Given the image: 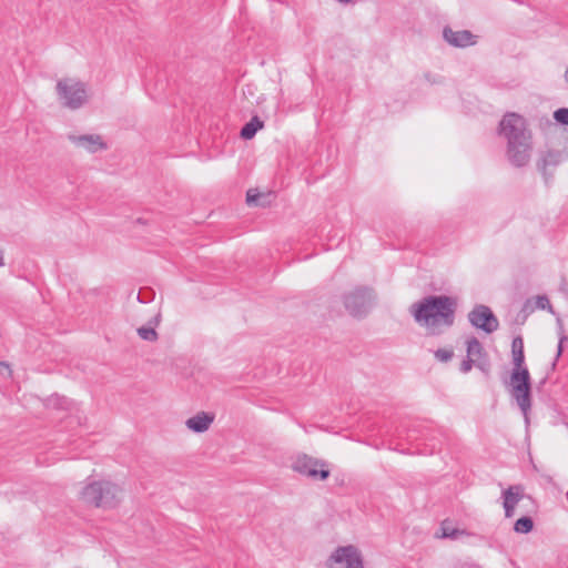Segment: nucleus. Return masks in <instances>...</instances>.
<instances>
[{
  "mask_svg": "<svg viewBox=\"0 0 568 568\" xmlns=\"http://www.w3.org/2000/svg\"><path fill=\"white\" fill-rule=\"evenodd\" d=\"M499 135L506 141L508 161L517 166H525L531 155L532 134L527 121L518 113H507L499 122Z\"/></svg>",
  "mask_w": 568,
  "mask_h": 568,
  "instance_id": "nucleus-1",
  "label": "nucleus"
},
{
  "mask_svg": "<svg viewBox=\"0 0 568 568\" xmlns=\"http://www.w3.org/2000/svg\"><path fill=\"white\" fill-rule=\"evenodd\" d=\"M410 313L417 324L432 335L442 333L443 328L454 323V302L448 296H428L410 306Z\"/></svg>",
  "mask_w": 568,
  "mask_h": 568,
  "instance_id": "nucleus-2",
  "label": "nucleus"
},
{
  "mask_svg": "<svg viewBox=\"0 0 568 568\" xmlns=\"http://www.w3.org/2000/svg\"><path fill=\"white\" fill-rule=\"evenodd\" d=\"M121 489L118 485L99 480L87 484L81 493L80 498L83 503L98 508H113L120 501Z\"/></svg>",
  "mask_w": 568,
  "mask_h": 568,
  "instance_id": "nucleus-3",
  "label": "nucleus"
},
{
  "mask_svg": "<svg viewBox=\"0 0 568 568\" xmlns=\"http://www.w3.org/2000/svg\"><path fill=\"white\" fill-rule=\"evenodd\" d=\"M510 386H511V395L515 398L517 405L519 406L525 423L529 424V412L531 408V398H530V375L526 367L514 366V369L510 375Z\"/></svg>",
  "mask_w": 568,
  "mask_h": 568,
  "instance_id": "nucleus-4",
  "label": "nucleus"
},
{
  "mask_svg": "<svg viewBox=\"0 0 568 568\" xmlns=\"http://www.w3.org/2000/svg\"><path fill=\"white\" fill-rule=\"evenodd\" d=\"M55 91L60 103L70 110H78L88 101L87 85L77 79L64 78L59 80Z\"/></svg>",
  "mask_w": 568,
  "mask_h": 568,
  "instance_id": "nucleus-5",
  "label": "nucleus"
},
{
  "mask_svg": "<svg viewBox=\"0 0 568 568\" xmlns=\"http://www.w3.org/2000/svg\"><path fill=\"white\" fill-rule=\"evenodd\" d=\"M326 568H364L362 551L354 545L336 547L325 562Z\"/></svg>",
  "mask_w": 568,
  "mask_h": 568,
  "instance_id": "nucleus-6",
  "label": "nucleus"
},
{
  "mask_svg": "<svg viewBox=\"0 0 568 568\" xmlns=\"http://www.w3.org/2000/svg\"><path fill=\"white\" fill-rule=\"evenodd\" d=\"M292 469L314 480H325L329 476L326 464L307 455H298L292 460Z\"/></svg>",
  "mask_w": 568,
  "mask_h": 568,
  "instance_id": "nucleus-7",
  "label": "nucleus"
},
{
  "mask_svg": "<svg viewBox=\"0 0 568 568\" xmlns=\"http://www.w3.org/2000/svg\"><path fill=\"white\" fill-rule=\"evenodd\" d=\"M374 293L368 287H357L344 296V305L353 316L367 314L374 302Z\"/></svg>",
  "mask_w": 568,
  "mask_h": 568,
  "instance_id": "nucleus-8",
  "label": "nucleus"
},
{
  "mask_svg": "<svg viewBox=\"0 0 568 568\" xmlns=\"http://www.w3.org/2000/svg\"><path fill=\"white\" fill-rule=\"evenodd\" d=\"M468 320L473 326L484 331L487 334L495 332L498 328V320L486 305H477L468 314Z\"/></svg>",
  "mask_w": 568,
  "mask_h": 568,
  "instance_id": "nucleus-9",
  "label": "nucleus"
},
{
  "mask_svg": "<svg viewBox=\"0 0 568 568\" xmlns=\"http://www.w3.org/2000/svg\"><path fill=\"white\" fill-rule=\"evenodd\" d=\"M68 140L74 146L83 149L90 153H95L106 148V144L99 134H68Z\"/></svg>",
  "mask_w": 568,
  "mask_h": 568,
  "instance_id": "nucleus-10",
  "label": "nucleus"
},
{
  "mask_svg": "<svg viewBox=\"0 0 568 568\" xmlns=\"http://www.w3.org/2000/svg\"><path fill=\"white\" fill-rule=\"evenodd\" d=\"M443 37L447 43L456 48H465L476 43L475 36L468 30H453L444 28Z\"/></svg>",
  "mask_w": 568,
  "mask_h": 568,
  "instance_id": "nucleus-11",
  "label": "nucleus"
},
{
  "mask_svg": "<svg viewBox=\"0 0 568 568\" xmlns=\"http://www.w3.org/2000/svg\"><path fill=\"white\" fill-rule=\"evenodd\" d=\"M501 496L505 517L511 518L515 515L516 506L524 497V488L519 485L510 486L503 491Z\"/></svg>",
  "mask_w": 568,
  "mask_h": 568,
  "instance_id": "nucleus-12",
  "label": "nucleus"
},
{
  "mask_svg": "<svg viewBox=\"0 0 568 568\" xmlns=\"http://www.w3.org/2000/svg\"><path fill=\"white\" fill-rule=\"evenodd\" d=\"M466 345L467 357L477 362L476 367L486 371V352L481 343L476 337H470L466 341Z\"/></svg>",
  "mask_w": 568,
  "mask_h": 568,
  "instance_id": "nucleus-13",
  "label": "nucleus"
},
{
  "mask_svg": "<svg viewBox=\"0 0 568 568\" xmlns=\"http://www.w3.org/2000/svg\"><path fill=\"white\" fill-rule=\"evenodd\" d=\"M214 422V415L201 412L186 419V427L194 433H204Z\"/></svg>",
  "mask_w": 568,
  "mask_h": 568,
  "instance_id": "nucleus-14",
  "label": "nucleus"
},
{
  "mask_svg": "<svg viewBox=\"0 0 568 568\" xmlns=\"http://www.w3.org/2000/svg\"><path fill=\"white\" fill-rule=\"evenodd\" d=\"M535 310H545L555 314L549 298L546 295H537L534 300L529 298L524 303L523 312L532 313Z\"/></svg>",
  "mask_w": 568,
  "mask_h": 568,
  "instance_id": "nucleus-15",
  "label": "nucleus"
},
{
  "mask_svg": "<svg viewBox=\"0 0 568 568\" xmlns=\"http://www.w3.org/2000/svg\"><path fill=\"white\" fill-rule=\"evenodd\" d=\"M511 353H513L514 366H517L519 368H520V366H524L525 355H524V342H523L521 337L517 336L513 339Z\"/></svg>",
  "mask_w": 568,
  "mask_h": 568,
  "instance_id": "nucleus-16",
  "label": "nucleus"
},
{
  "mask_svg": "<svg viewBox=\"0 0 568 568\" xmlns=\"http://www.w3.org/2000/svg\"><path fill=\"white\" fill-rule=\"evenodd\" d=\"M263 128V122L257 118L253 116L242 129L241 136L244 140H251L257 132Z\"/></svg>",
  "mask_w": 568,
  "mask_h": 568,
  "instance_id": "nucleus-17",
  "label": "nucleus"
},
{
  "mask_svg": "<svg viewBox=\"0 0 568 568\" xmlns=\"http://www.w3.org/2000/svg\"><path fill=\"white\" fill-rule=\"evenodd\" d=\"M48 405L58 409L70 410L74 406V403L64 396L55 395L49 399Z\"/></svg>",
  "mask_w": 568,
  "mask_h": 568,
  "instance_id": "nucleus-18",
  "label": "nucleus"
},
{
  "mask_svg": "<svg viewBox=\"0 0 568 568\" xmlns=\"http://www.w3.org/2000/svg\"><path fill=\"white\" fill-rule=\"evenodd\" d=\"M534 528V521L530 517L524 516L516 520L514 525V530L517 534H528Z\"/></svg>",
  "mask_w": 568,
  "mask_h": 568,
  "instance_id": "nucleus-19",
  "label": "nucleus"
},
{
  "mask_svg": "<svg viewBox=\"0 0 568 568\" xmlns=\"http://www.w3.org/2000/svg\"><path fill=\"white\" fill-rule=\"evenodd\" d=\"M467 535L465 530H459L457 528L450 527L448 524L443 523L440 526V537L457 539L459 536Z\"/></svg>",
  "mask_w": 568,
  "mask_h": 568,
  "instance_id": "nucleus-20",
  "label": "nucleus"
},
{
  "mask_svg": "<svg viewBox=\"0 0 568 568\" xmlns=\"http://www.w3.org/2000/svg\"><path fill=\"white\" fill-rule=\"evenodd\" d=\"M139 336L148 342H154L158 338V333L155 332L154 327L151 326H142L138 328Z\"/></svg>",
  "mask_w": 568,
  "mask_h": 568,
  "instance_id": "nucleus-21",
  "label": "nucleus"
},
{
  "mask_svg": "<svg viewBox=\"0 0 568 568\" xmlns=\"http://www.w3.org/2000/svg\"><path fill=\"white\" fill-rule=\"evenodd\" d=\"M560 161V153L549 151L547 154L542 158L540 166L541 169H545L547 165H556Z\"/></svg>",
  "mask_w": 568,
  "mask_h": 568,
  "instance_id": "nucleus-22",
  "label": "nucleus"
},
{
  "mask_svg": "<svg viewBox=\"0 0 568 568\" xmlns=\"http://www.w3.org/2000/svg\"><path fill=\"white\" fill-rule=\"evenodd\" d=\"M557 325H558L559 342H558L556 358L560 357V355L562 353L564 343L568 339V337H567V335L565 334V331H564L562 322H561V320L559 317L557 318Z\"/></svg>",
  "mask_w": 568,
  "mask_h": 568,
  "instance_id": "nucleus-23",
  "label": "nucleus"
},
{
  "mask_svg": "<svg viewBox=\"0 0 568 568\" xmlns=\"http://www.w3.org/2000/svg\"><path fill=\"white\" fill-rule=\"evenodd\" d=\"M554 119L564 124L568 125V108H560L554 112Z\"/></svg>",
  "mask_w": 568,
  "mask_h": 568,
  "instance_id": "nucleus-24",
  "label": "nucleus"
},
{
  "mask_svg": "<svg viewBox=\"0 0 568 568\" xmlns=\"http://www.w3.org/2000/svg\"><path fill=\"white\" fill-rule=\"evenodd\" d=\"M453 355H454L453 352L450 349H446V348H438L435 352V357L439 362H448L452 359Z\"/></svg>",
  "mask_w": 568,
  "mask_h": 568,
  "instance_id": "nucleus-25",
  "label": "nucleus"
},
{
  "mask_svg": "<svg viewBox=\"0 0 568 568\" xmlns=\"http://www.w3.org/2000/svg\"><path fill=\"white\" fill-rule=\"evenodd\" d=\"M262 195L256 190H248L246 193V202L248 205H261L260 197Z\"/></svg>",
  "mask_w": 568,
  "mask_h": 568,
  "instance_id": "nucleus-26",
  "label": "nucleus"
},
{
  "mask_svg": "<svg viewBox=\"0 0 568 568\" xmlns=\"http://www.w3.org/2000/svg\"><path fill=\"white\" fill-rule=\"evenodd\" d=\"M476 361L466 357V359H464L460 365V372L464 374L468 373L473 368V366H476Z\"/></svg>",
  "mask_w": 568,
  "mask_h": 568,
  "instance_id": "nucleus-27",
  "label": "nucleus"
},
{
  "mask_svg": "<svg viewBox=\"0 0 568 568\" xmlns=\"http://www.w3.org/2000/svg\"><path fill=\"white\" fill-rule=\"evenodd\" d=\"M0 372H1L2 374H8V375H10V374H11L10 367H9V365H8V364H6V363H0Z\"/></svg>",
  "mask_w": 568,
  "mask_h": 568,
  "instance_id": "nucleus-28",
  "label": "nucleus"
},
{
  "mask_svg": "<svg viewBox=\"0 0 568 568\" xmlns=\"http://www.w3.org/2000/svg\"><path fill=\"white\" fill-rule=\"evenodd\" d=\"M462 568H480V567L476 564H465V565H463Z\"/></svg>",
  "mask_w": 568,
  "mask_h": 568,
  "instance_id": "nucleus-29",
  "label": "nucleus"
},
{
  "mask_svg": "<svg viewBox=\"0 0 568 568\" xmlns=\"http://www.w3.org/2000/svg\"><path fill=\"white\" fill-rule=\"evenodd\" d=\"M4 265V256L2 250H0V267Z\"/></svg>",
  "mask_w": 568,
  "mask_h": 568,
  "instance_id": "nucleus-30",
  "label": "nucleus"
}]
</instances>
